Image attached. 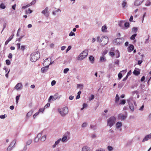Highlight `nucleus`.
Masks as SVG:
<instances>
[{
	"mask_svg": "<svg viewBox=\"0 0 151 151\" xmlns=\"http://www.w3.org/2000/svg\"><path fill=\"white\" fill-rule=\"evenodd\" d=\"M40 53L39 52H33L30 56V60L32 62H35L40 58Z\"/></svg>",
	"mask_w": 151,
	"mask_h": 151,
	"instance_id": "obj_1",
	"label": "nucleus"
},
{
	"mask_svg": "<svg viewBox=\"0 0 151 151\" xmlns=\"http://www.w3.org/2000/svg\"><path fill=\"white\" fill-rule=\"evenodd\" d=\"M116 120V118L113 116H111L107 120L108 125L110 127H111L115 123Z\"/></svg>",
	"mask_w": 151,
	"mask_h": 151,
	"instance_id": "obj_2",
	"label": "nucleus"
},
{
	"mask_svg": "<svg viewBox=\"0 0 151 151\" xmlns=\"http://www.w3.org/2000/svg\"><path fill=\"white\" fill-rule=\"evenodd\" d=\"M49 63V61L48 60V59H45L44 61L43 64L45 66V67L42 68H41V70L42 72L43 73L46 71L48 69V66L50 65Z\"/></svg>",
	"mask_w": 151,
	"mask_h": 151,
	"instance_id": "obj_3",
	"label": "nucleus"
},
{
	"mask_svg": "<svg viewBox=\"0 0 151 151\" xmlns=\"http://www.w3.org/2000/svg\"><path fill=\"white\" fill-rule=\"evenodd\" d=\"M58 111L61 115L64 116L67 114L68 112V108L66 107L58 109Z\"/></svg>",
	"mask_w": 151,
	"mask_h": 151,
	"instance_id": "obj_4",
	"label": "nucleus"
},
{
	"mask_svg": "<svg viewBox=\"0 0 151 151\" xmlns=\"http://www.w3.org/2000/svg\"><path fill=\"white\" fill-rule=\"evenodd\" d=\"M88 51L87 50H86L83 51L81 53L78 58L79 60H82L85 58L88 55Z\"/></svg>",
	"mask_w": 151,
	"mask_h": 151,
	"instance_id": "obj_5",
	"label": "nucleus"
},
{
	"mask_svg": "<svg viewBox=\"0 0 151 151\" xmlns=\"http://www.w3.org/2000/svg\"><path fill=\"white\" fill-rule=\"evenodd\" d=\"M101 44L103 45H106L109 41V39L108 37L106 36H105L101 38Z\"/></svg>",
	"mask_w": 151,
	"mask_h": 151,
	"instance_id": "obj_6",
	"label": "nucleus"
},
{
	"mask_svg": "<svg viewBox=\"0 0 151 151\" xmlns=\"http://www.w3.org/2000/svg\"><path fill=\"white\" fill-rule=\"evenodd\" d=\"M151 138V133L146 136L143 139L142 142H144L145 141L148 140L149 139Z\"/></svg>",
	"mask_w": 151,
	"mask_h": 151,
	"instance_id": "obj_7",
	"label": "nucleus"
},
{
	"mask_svg": "<svg viewBox=\"0 0 151 151\" xmlns=\"http://www.w3.org/2000/svg\"><path fill=\"white\" fill-rule=\"evenodd\" d=\"M48 9V8L46 7L44 10H43L42 12V13L44 14L47 17H48L49 16Z\"/></svg>",
	"mask_w": 151,
	"mask_h": 151,
	"instance_id": "obj_8",
	"label": "nucleus"
},
{
	"mask_svg": "<svg viewBox=\"0 0 151 151\" xmlns=\"http://www.w3.org/2000/svg\"><path fill=\"white\" fill-rule=\"evenodd\" d=\"M22 84L21 83H19L15 86V88L17 90H19L21 89L22 87Z\"/></svg>",
	"mask_w": 151,
	"mask_h": 151,
	"instance_id": "obj_9",
	"label": "nucleus"
},
{
	"mask_svg": "<svg viewBox=\"0 0 151 151\" xmlns=\"http://www.w3.org/2000/svg\"><path fill=\"white\" fill-rule=\"evenodd\" d=\"M16 143V140H13L11 144H10V145L7 148V150L8 151H9L11 150V146H12L13 145V144H14V145H15V144Z\"/></svg>",
	"mask_w": 151,
	"mask_h": 151,
	"instance_id": "obj_10",
	"label": "nucleus"
},
{
	"mask_svg": "<svg viewBox=\"0 0 151 151\" xmlns=\"http://www.w3.org/2000/svg\"><path fill=\"white\" fill-rule=\"evenodd\" d=\"M118 117L119 119L123 120L126 118V116L124 115L119 114L118 116Z\"/></svg>",
	"mask_w": 151,
	"mask_h": 151,
	"instance_id": "obj_11",
	"label": "nucleus"
},
{
	"mask_svg": "<svg viewBox=\"0 0 151 151\" xmlns=\"http://www.w3.org/2000/svg\"><path fill=\"white\" fill-rule=\"evenodd\" d=\"M82 151H90V149L87 146H84L82 148Z\"/></svg>",
	"mask_w": 151,
	"mask_h": 151,
	"instance_id": "obj_12",
	"label": "nucleus"
},
{
	"mask_svg": "<svg viewBox=\"0 0 151 151\" xmlns=\"http://www.w3.org/2000/svg\"><path fill=\"white\" fill-rule=\"evenodd\" d=\"M129 107L132 111H133L134 110V108L133 105L131 103H129Z\"/></svg>",
	"mask_w": 151,
	"mask_h": 151,
	"instance_id": "obj_13",
	"label": "nucleus"
},
{
	"mask_svg": "<svg viewBox=\"0 0 151 151\" xmlns=\"http://www.w3.org/2000/svg\"><path fill=\"white\" fill-rule=\"evenodd\" d=\"M122 123L121 122H118L116 124L117 128H119L122 125Z\"/></svg>",
	"mask_w": 151,
	"mask_h": 151,
	"instance_id": "obj_14",
	"label": "nucleus"
},
{
	"mask_svg": "<svg viewBox=\"0 0 151 151\" xmlns=\"http://www.w3.org/2000/svg\"><path fill=\"white\" fill-rule=\"evenodd\" d=\"M134 48V46L133 45H130L129 48L128 50L129 52L132 51Z\"/></svg>",
	"mask_w": 151,
	"mask_h": 151,
	"instance_id": "obj_15",
	"label": "nucleus"
},
{
	"mask_svg": "<svg viewBox=\"0 0 151 151\" xmlns=\"http://www.w3.org/2000/svg\"><path fill=\"white\" fill-rule=\"evenodd\" d=\"M115 55L116 56V58H118L119 57L120 54L118 50H116L115 51Z\"/></svg>",
	"mask_w": 151,
	"mask_h": 151,
	"instance_id": "obj_16",
	"label": "nucleus"
},
{
	"mask_svg": "<svg viewBox=\"0 0 151 151\" xmlns=\"http://www.w3.org/2000/svg\"><path fill=\"white\" fill-rule=\"evenodd\" d=\"M133 73L134 75L138 76L140 74V72L139 71L135 70L133 72Z\"/></svg>",
	"mask_w": 151,
	"mask_h": 151,
	"instance_id": "obj_17",
	"label": "nucleus"
},
{
	"mask_svg": "<svg viewBox=\"0 0 151 151\" xmlns=\"http://www.w3.org/2000/svg\"><path fill=\"white\" fill-rule=\"evenodd\" d=\"M107 27L106 26H103L101 28L102 31L103 32H106V31Z\"/></svg>",
	"mask_w": 151,
	"mask_h": 151,
	"instance_id": "obj_18",
	"label": "nucleus"
},
{
	"mask_svg": "<svg viewBox=\"0 0 151 151\" xmlns=\"http://www.w3.org/2000/svg\"><path fill=\"white\" fill-rule=\"evenodd\" d=\"M89 60L92 63H93L94 61V58L92 56H90L89 58Z\"/></svg>",
	"mask_w": 151,
	"mask_h": 151,
	"instance_id": "obj_19",
	"label": "nucleus"
},
{
	"mask_svg": "<svg viewBox=\"0 0 151 151\" xmlns=\"http://www.w3.org/2000/svg\"><path fill=\"white\" fill-rule=\"evenodd\" d=\"M61 140V139L60 138L59 139H58L57 141H56L55 143V145L53 146V147H55L56 145L58 144Z\"/></svg>",
	"mask_w": 151,
	"mask_h": 151,
	"instance_id": "obj_20",
	"label": "nucleus"
},
{
	"mask_svg": "<svg viewBox=\"0 0 151 151\" xmlns=\"http://www.w3.org/2000/svg\"><path fill=\"white\" fill-rule=\"evenodd\" d=\"M52 99V100L54 101L56 99L55 98V97L53 96V97L52 96H51L48 99V101L50 102L51 99Z\"/></svg>",
	"mask_w": 151,
	"mask_h": 151,
	"instance_id": "obj_21",
	"label": "nucleus"
},
{
	"mask_svg": "<svg viewBox=\"0 0 151 151\" xmlns=\"http://www.w3.org/2000/svg\"><path fill=\"white\" fill-rule=\"evenodd\" d=\"M119 99V98L117 94L115 98V102L116 103H117Z\"/></svg>",
	"mask_w": 151,
	"mask_h": 151,
	"instance_id": "obj_22",
	"label": "nucleus"
},
{
	"mask_svg": "<svg viewBox=\"0 0 151 151\" xmlns=\"http://www.w3.org/2000/svg\"><path fill=\"white\" fill-rule=\"evenodd\" d=\"M106 60L105 59L104 56L101 57H100V61L102 62L105 61Z\"/></svg>",
	"mask_w": 151,
	"mask_h": 151,
	"instance_id": "obj_23",
	"label": "nucleus"
},
{
	"mask_svg": "<svg viewBox=\"0 0 151 151\" xmlns=\"http://www.w3.org/2000/svg\"><path fill=\"white\" fill-rule=\"evenodd\" d=\"M67 138V137L66 136H64L62 139V141L63 142H65Z\"/></svg>",
	"mask_w": 151,
	"mask_h": 151,
	"instance_id": "obj_24",
	"label": "nucleus"
},
{
	"mask_svg": "<svg viewBox=\"0 0 151 151\" xmlns=\"http://www.w3.org/2000/svg\"><path fill=\"white\" fill-rule=\"evenodd\" d=\"M139 1L138 0H137L134 2V4L136 6H138L139 5Z\"/></svg>",
	"mask_w": 151,
	"mask_h": 151,
	"instance_id": "obj_25",
	"label": "nucleus"
},
{
	"mask_svg": "<svg viewBox=\"0 0 151 151\" xmlns=\"http://www.w3.org/2000/svg\"><path fill=\"white\" fill-rule=\"evenodd\" d=\"M137 34H134L132 35L130 37V39L134 40L135 39V37L137 36Z\"/></svg>",
	"mask_w": 151,
	"mask_h": 151,
	"instance_id": "obj_26",
	"label": "nucleus"
},
{
	"mask_svg": "<svg viewBox=\"0 0 151 151\" xmlns=\"http://www.w3.org/2000/svg\"><path fill=\"white\" fill-rule=\"evenodd\" d=\"M5 7L6 6L4 4L2 3L0 5V8H1L2 9H4Z\"/></svg>",
	"mask_w": 151,
	"mask_h": 151,
	"instance_id": "obj_27",
	"label": "nucleus"
},
{
	"mask_svg": "<svg viewBox=\"0 0 151 151\" xmlns=\"http://www.w3.org/2000/svg\"><path fill=\"white\" fill-rule=\"evenodd\" d=\"M32 111H29L27 114L26 116L27 117H29V116H30L32 115Z\"/></svg>",
	"mask_w": 151,
	"mask_h": 151,
	"instance_id": "obj_28",
	"label": "nucleus"
},
{
	"mask_svg": "<svg viewBox=\"0 0 151 151\" xmlns=\"http://www.w3.org/2000/svg\"><path fill=\"white\" fill-rule=\"evenodd\" d=\"M126 103V101L124 99L122 100L121 101L120 104L124 105V104Z\"/></svg>",
	"mask_w": 151,
	"mask_h": 151,
	"instance_id": "obj_29",
	"label": "nucleus"
},
{
	"mask_svg": "<svg viewBox=\"0 0 151 151\" xmlns=\"http://www.w3.org/2000/svg\"><path fill=\"white\" fill-rule=\"evenodd\" d=\"M129 23L128 22H126L124 23V26L126 27H129Z\"/></svg>",
	"mask_w": 151,
	"mask_h": 151,
	"instance_id": "obj_30",
	"label": "nucleus"
},
{
	"mask_svg": "<svg viewBox=\"0 0 151 151\" xmlns=\"http://www.w3.org/2000/svg\"><path fill=\"white\" fill-rule=\"evenodd\" d=\"M31 6V3H30L27 5L26 6H23L22 8L25 9L27 7H29Z\"/></svg>",
	"mask_w": 151,
	"mask_h": 151,
	"instance_id": "obj_31",
	"label": "nucleus"
},
{
	"mask_svg": "<svg viewBox=\"0 0 151 151\" xmlns=\"http://www.w3.org/2000/svg\"><path fill=\"white\" fill-rule=\"evenodd\" d=\"M31 6V3H30L27 5L26 6H23L22 8L25 9L27 7H29Z\"/></svg>",
	"mask_w": 151,
	"mask_h": 151,
	"instance_id": "obj_32",
	"label": "nucleus"
},
{
	"mask_svg": "<svg viewBox=\"0 0 151 151\" xmlns=\"http://www.w3.org/2000/svg\"><path fill=\"white\" fill-rule=\"evenodd\" d=\"M20 97V95H19L18 96H17L16 97V102L17 104L18 102V101L19 99V98Z\"/></svg>",
	"mask_w": 151,
	"mask_h": 151,
	"instance_id": "obj_33",
	"label": "nucleus"
},
{
	"mask_svg": "<svg viewBox=\"0 0 151 151\" xmlns=\"http://www.w3.org/2000/svg\"><path fill=\"white\" fill-rule=\"evenodd\" d=\"M13 36V35H12L9 37V38L7 40L8 41H9V42H10L12 39Z\"/></svg>",
	"mask_w": 151,
	"mask_h": 151,
	"instance_id": "obj_34",
	"label": "nucleus"
},
{
	"mask_svg": "<svg viewBox=\"0 0 151 151\" xmlns=\"http://www.w3.org/2000/svg\"><path fill=\"white\" fill-rule=\"evenodd\" d=\"M108 149L109 151H111L113 150V147L110 146H109L108 147Z\"/></svg>",
	"mask_w": 151,
	"mask_h": 151,
	"instance_id": "obj_35",
	"label": "nucleus"
},
{
	"mask_svg": "<svg viewBox=\"0 0 151 151\" xmlns=\"http://www.w3.org/2000/svg\"><path fill=\"white\" fill-rule=\"evenodd\" d=\"M46 139V136H43L41 138V140L42 141H44Z\"/></svg>",
	"mask_w": 151,
	"mask_h": 151,
	"instance_id": "obj_36",
	"label": "nucleus"
},
{
	"mask_svg": "<svg viewBox=\"0 0 151 151\" xmlns=\"http://www.w3.org/2000/svg\"><path fill=\"white\" fill-rule=\"evenodd\" d=\"M6 62L7 65H9L10 64V61L9 60H6Z\"/></svg>",
	"mask_w": 151,
	"mask_h": 151,
	"instance_id": "obj_37",
	"label": "nucleus"
},
{
	"mask_svg": "<svg viewBox=\"0 0 151 151\" xmlns=\"http://www.w3.org/2000/svg\"><path fill=\"white\" fill-rule=\"evenodd\" d=\"M6 116V115L5 114L4 115H2L0 116V118L4 119Z\"/></svg>",
	"mask_w": 151,
	"mask_h": 151,
	"instance_id": "obj_38",
	"label": "nucleus"
},
{
	"mask_svg": "<svg viewBox=\"0 0 151 151\" xmlns=\"http://www.w3.org/2000/svg\"><path fill=\"white\" fill-rule=\"evenodd\" d=\"M118 77L119 79H121L122 77V74L121 73H119L118 75Z\"/></svg>",
	"mask_w": 151,
	"mask_h": 151,
	"instance_id": "obj_39",
	"label": "nucleus"
},
{
	"mask_svg": "<svg viewBox=\"0 0 151 151\" xmlns=\"http://www.w3.org/2000/svg\"><path fill=\"white\" fill-rule=\"evenodd\" d=\"M127 5V3L125 1H123L122 4V6L123 8L124 7Z\"/></svg>",
	"mask_w": 151,
	"mask_h": 151,
	"instance_id": "obj_40",
	"label": "nucleus"
},
{
	"mask_svg": "<svg viewBox=\"0 0 151 151\" xmlns=\"http://www.w3.org/2000/svg\"><path fill=\"white\" fill-rule=\"evenodd\" d=\"M16 45L17 47V49L19 50L20 48V43H18L16 44Z\"/></svg>",
	"mask_w": 151,
	"mask_h": 151,
	"instance_id": "obj_41",
	"label": "nucleus"
},
{
	"mask_svg": "<svg viewBox=\"0 0 151 151\" xmlns=\"http://www.w3.org/2000/svg\"><path fill=\"white\" fill-rule=\"evenodd\" d=\"M25 45H22L21 46V49L22 51L24 50L25 49Z\"/></svg>",
	"mask_w": 151,
	"mask_h": 151,
	"instance_id": "obj_42",
	"label": "nucleus"
},
{
	"mask_svg": "<svg viewBox=\"0 0 151 151\" xmlns=\"http://www.w3.org/2000/svg\"><path fill=\"white\" fill-rule=\"evenodd\" d=\"M56 81L55 80L52 81L51 83V85L52 86H53L55 84Z\"/></svg>",
	"mask_w": 151,
	"mask_h": 151,
	"instance_id": "obj_43",
	"label": "nucleus"
},
{
	"mask_svg": "<svg viewBox=\"0 0 151 151\" xmlns=\"http://www.w3.org/2000/svg\"><path fill=\"white\" fill-rule=\"evenodd\" d=\"M32 142V141L31 140L28 141L27 142V145H29Z\"/></svg>",
	"mask_w": 151,
	"mask_h": 151,
	"instance_id": "obj_44",
	"label": "nucleus"
},
{
	"mask_svg": "<svg viewBox=\"0 0 151 151\" xmlns=\"http://www.w3.org/2000/svg\"><path fill=\"white\" fill-rule=\"evenodd\" d=\"M50 106V104L49 103H47L44 107V108H46L47 107H49Z\"/></svg>",
	"mask_w": 151,
	"mask_h": 151,
	"instance_id": "obj_45",
	"label": "nucleus"
},
{
	"mask_svg": "<svg viewBox=\"0 0 151 151\" xmlns=\"http://www.w3.org/2000/svg\"><path fill=\"white\" fill-rule=\"evenodd\" d=\"M69 69L68 68H65L64 70V73H66L69 70Z\"/></svg>",
	"mask_w": 151,
	"mask_h": 151,
	"instance_id": "obj_46",
	"label": "nucleus"
},
{
	"mask_svg": "<svg viewBox=\"0 0 151 151\" xmlns=\"http://www.w3.org/2000/svg\"><path fill=\"white\" fill-rule=\"evenodd\" d=\"M39 112H37L35 113L33 115V118L34 119L35 118L36 116L39 114Z\"/></svg>",
	"mask_w": 151,
	"mask_h": 151,
	"instance_id": "obj_47",
	"label": "nucleus"
},
{
	"mask_svg": "<svg viewBox=\"0 0 151 151\" xmlns=\"http://www.w3.org/2000/svg\"><path fill=\"white\" fill-rule=\"evenodd\" d=\"M44 109L45 108H40L39 109L38 112H39V113L40 112H43L44 110Z\"/></svg>",
	"mask_w": 151,
	"mask_h": 151,
	"instance_id": "obj_48",
	"label": "nucleus"
},
{
	"mask_svg": "<svg viewBox=\"0 0 151 151\" xmlns=\"http://www.w3.org/2000/svg\"><path fill=\"white\" fill-rule=\"evenodd\" d=\"M54 96L55 97V99H57L58 96V93H56Z\"/></svg>",
	"mask_w": 151,
	"mask_h": 151,
	"instance_id": "obj_49",
	"label": "nucleus"
},
{
	"mask_svg": "<svg viewBox=\"0 0 151 151\" xmlns=\"http://www.w3.org/2000/svg\"><path fill=\"white\" fill-rule=\"evenodd\" d=\"M75 35V34L74 33L71 32L69 34V35L70 36H72L73 35Z\"/></svg>",
	"mask_w": 151,
	"mask_h": 151,
	"instance_id": "obj_50",
	"label": "nucleus"
},
{
	"mask_svg": "<svg viewBox=\"0 0 151 151\" xmlns=\"http://www.w3.org/2000/svg\"><path fill=\"white\" fill-rule=\"evenodd\" d=\"M36 2V0H33L30 3L31 5H32L35 4Z\"/></svg>",
	"mask_w": 151,
	"mask_h": 151,
	"instance_id": "obj_51",
	"label": "nucleus"
},
{
	"mask_svg": "<svg viewBox=\"0 0 151 151\" xmlns=\"http://www.w3.org/2000/svg\"><path fill=\"white\" fill-rule=\"evenodd\" d=\"M109 54H110V55L112 56H114L115 55L114 53L113 52H109Z\"/></svg>",
	"mask_w": 151,
	"mask_h": 151,
	"instance_id": "obj_52",
	"label": "nucleus"
},
{
	"mask_svg": "<svg viewBox=\"0 0 151 151\" xmlns=\"http://www.w3.org/2000/svg\"><path fill=\"white\" fill-rule=\"evenodd\" d=\"M94 96L93 95H91V98H90L89 99V100L90 101H91L92 99H94Z\"/></svg>",
	"mask_w": 151,
	"mask_h": 151,
	"instance_id": "obj_53",
	"label": "nucleus"
},
{
	"mask_svg": "<svg viewBox=\"0 0 151 151\" xmlns=\"http://www.w3.org/2000/svg\"><path fill=\"white\" fill-rule=\"evenodd\" d=\"M12 53H9V55L8 58L10 59H11L12 58Z\"/></svg>",
	"mask_w": 151,
	"mask_h": 151,
	"instance_id": "obj_54",
	"label": "nucleus"
},
{
	"mask_svg": "<svg viewBox=\"0 0 151 151\" xmlns=\"http://www.w3.org/2000/svg\"><path fill=\"white\" fill-rule=\"evenodd\" d=\"M71 49V46H69L66 50V52H67L68 51H69Z\"/></svg>",
	"mask_w": 151,
	"mask_h": 151,
	"instance_id": "obj_55",
	"label": "nucleus"
},
{
	"mask_svg": "<svg viewBox=\"0 0 151 151\" xmlns=\"http://www.w3.org/2000/svg\"><path fill=\"white\" fill-rule=\"evenodd\" d=\"M107 52V51L106 50L104 51L103 52L102 54L103 56L105 55Z\"/></svg>",
	"mask_w": 151,
	"mask_h": 151,
	"instance_id": "obj_56",
	"label": "nucleus"
},
{
	"mask_svg": "<svg viewBox=\"0 0 151 151\" xmlns=\"http://www.w3.org/2000/svg\"><path fill=\"white\" fill-rule=\"evenodd\" d=\"M87 125V124L86 123H83L82 125V127H85Z\"/></svg>",
	"mask_w": 151,
	"mask_h": 151,
	"instance_id": "obj_57",
	"label": "nucleus"
},
{
	"mask_svg": "<svg viewBox=\"0 0 151 151\" xmlns=\"http://www.w3.org/2000/svg\"><path fill=\"white\" fill-rule=\"evenodd\" d=\"M145 77L144 76H143L141 78V81L142 82L144 81L145 80Z\"/></svg>",
	"mask_w": 151,
	"mask_h": 151,
	"instance_id": "obj_58",
	"label": "nucleus"
},
{
	"mask_svg": "<svg viewBox=\"0 0 151 151\" xmlns=\"http://www.w3.org/2000/svg\"><path fill=\"white\" fill-rule=\"evenodd\" d=\"M142 60H138V64L139 65H140L141 64V63H142Z\"/></svg>",
	"mask_w": 151,
	"mask_h": 151,
	"instance_id": "obj_59",
	"label": "nucleus"
},
{
	"mask_svg": "<svg viewBox=\"0 0 151 151\" xmlns=\"http://www.w3.org/2000/svg\"><path fill=\"white\" fill-rule=\"evenodd\" d=\"M133 17L132 16H131L130 17V18L129 19V21L130 22H132V20H133Z\"/></svg>",
	"mask_w": 151,
	"mask_h": 151,
	"instance_id": "obj_60",
	"label": "nucleus"
},
{
	"mask_svg": "<svg viewBox=\"0 0 151 151\" xmlns=\"http://www.w3.org/2000/svg\"><path fill=\"white\" fill-rule=\"evenodd\" d=\"M74 97L73 96H69V99L70 100H72L73 99Z\"/></svg>",
	"mask_w": 151,
	"mask_h": 151,
	"instance_id": "obj_61",
	"label": "nucleus"
},
{
	"mask_svg": "<svg viewBox=\"0 0 151 151\" xmlns=\"http://www.w3.org/2000/svg\"><path fill=\"white\" fill-rule=\"evenodd\" d=\"M10 109L11 110L14 109V106L13 105L10 106Z\"/></svg>",
	"mask_w": 151,
	"mask_h": 151,
	"instance_id": "obj_62",
	"label": "nucleus"
},
{
	"mask_svg": "<svg viewBox=\"0 0 151 151\" xmlns=\"http://www.w3.org/2000/svg\"><path fill=\"white\" fill-rule=\"evenodd\" d=\"M83 107L84 108L86 107H87V104L86 103H84L83 104Z\"/></svg>",
	"mask_w": 151,
	"mask_h": 151,
	"instance_id": "obj_63",
	"label": "nucleus"
},
{
	"mask_svg": "<svg viewBox=\"0 0 151 151\" xmlns=\"http://www.w3.org/2000/svg\"><path fill=\"white\" fill-rule=\"evenodd\" d=\"M96 151H105L104 149H100L99 150H97Z\"/></svg>",
	"mask_w": 151,
	"mask_h": 151,
	"instance_id": "obj_64",
	"label": "nucleus"
}]
</instances>
